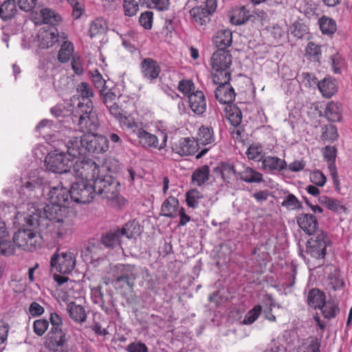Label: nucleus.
<instances>
[{
  "label": "nucleus",
  "mask_w": 352,
  "mask_h": 352,
  "mask_svg": "<svg viewBox=\"0 0 352 352\" xmlns=\"http://www.w3.org/2000/svg\"><path fill=\"white\" fill-rule=\"evenodd\" d=\"M13 244L25 251L32 252L41 247L43 239L39 233L32 229H19L14 233Z\"/></svg>",
  "instance_id": "nucleus-5"
},
{
  "label": "nucleus",
  "mask_w": 352,
  "mask_h": 352,
  "mask_svg": "<svg viewBox=\"0 0 352 352\" xmlns=\"http://www.w3.org/2000/svg\"><path fill=\"white\" fill-rule=\"evenodd\" d=\"M76 92L78 94V98H81V101H79L77 109L80 105H88L89 102L93 104L91 100V98L94 96V91L91 87L85 82H80L76 87Z\"/></svg>",
  "instance_id": "nucleus-21"
},
{
  "label": "nucleus",
  "mask_w": 352,
  "mask_h": 352,
  "mask_svg": "<svg viewBox=\"0 0 352 352\" xmlns=\"http://www.w3.org/2000/svg\"><path fill=\"white\" fill-rule=\"evenodd\" d=\"M84 142L85 154L88 153H102L109 148V140L103 135L97 134H85L82 135Z\"/></svg>",
  "instance_id": "nucleus-13"
},
{
  "label": "nucleus",
  "mask_w": 352,
  "mask_h": 352,
  "mask_svg": "<svg viewBox=\"0 0 352 352\" xmlns=\"http://www.w3.org/2000/svg\"><path fill=\"white\" fill-rule=\"evenodd\" d=\"M320 47L314 42H309L305 50L306 57L311 61H319Z\"/></svg>",
  "instance_id": "nucleus-47"
},
{
  "label": "nucleus",
  "mask_w": 352,
  "mask_h": 352,
  "mask_svg": "<svg viewBox=\"0 0 352 352\" xmlns=\"http://www.w3.org/2000/svg\"><path fill=\"white\" fill-rule=\"evenodd\" d=\"M67 214L58 215V217L54 219H48L50 221H54V226L57 228V236L62 238L72 230L73 222L66 217Z\"/></svg>",
  "instance_id": "nucleus-23"
},
{
  "label": "nucleus",
  "mask_w": 352,
  "mask_h": 352,
  "mask_svg": "<svg viewBox=\"0 0 352 352\" xmlns=\"http://www.w3.org/2000/svg\"><path fill=\"white\" fill-rule=\"evenodd\" d=\"M210 178V168L204 165L196 168L192 174L191 182L194 185L201 186Z\"/></svg>",
  "instance_id": "nucleus-26"
},
{
  "label": "nucleus",
  "mask_w": 352,
  "mask_h": 352,
  "mask_svg": "<svg viewBox=\"0 0 352 352\" xmlns=\"http://www.w3.org/2000/svg\"><path fill=\"white\" fill-rule=\"evenodd\" d=\"M188 103L191 110L197 115H201L206 111V102L204 93L201 91H196L188 96Z\"/></svg>",
  "instance_id": "nucleus-20"
},
{
  "label": "nucleus",
  "mask_w": 352,
  "mask_h": 352,
  "mask_svg": "<svg viewBox=\"0 0 352 352\" xmlns=\"http://www.w3.org/2000/svg\"><path fill=\"white\" fill-rule=\"evenodd\" d=\"M252 16L250 10L245 6H242L234 10L230 17V22L234 25H240L245 23Z\"/></svg>",
  "instance_id": "nucleus-34"
},
{
  "label": "nucleus",
  "mask_w": 352,
  "mask_h": 352,
  "mask_svg": "<svg viewBox=\"0 0 352 352\" xmlns=\"http://www.w3.org/2000/svg\"><path fill=\"white\" fill-rule=\"evenodd\" d=\"M59 37L65 39L67 35L65 33L59 35L58 30L55 27H51L48 29L42 28L38 36L39 47L42 49L52 47L58 41Z\"/></svg>",
  "instance_id": "nucleus-16"
},
{
  "label": "nucleus",
  "mask_w": 352,
  "mask_h": 352,
  "mask_svg": "<svg viewBox=\"0 0 352 352\" xmlns=\"http://www.w3.org/2000/svg\"><path fill=\"white\" fill-rule=\"evenodd\" d=\"M121 236H125L128 239L133 238L139 234V227L134 221H129L124 224L121 230L119 229Z\"/></svg>",
  "instance_id": "nucleus-49"
},
{
  "label": "nucleus",
  "mask_w": 352,
  "mask_h": 352,
  "mask_svg": "<svg viewBox=\"0 0 352 352\" xmlns=\"http://www.w3.org/2000/svg\"><path fill=\"white\" fill-rule=\"evenodd\" d=\"M190 14L195 21L201 25L209 21L210 16H211L210 12L207 11L203 6L192 8L190 10Z\"/></svg>",
  "instance_id": "nucleus-35"
},
{
  "label": "nucleus",
  "mask_w": 352,
  "mask_h": 352,
  "mask_svg": "<svg viewBox=\"0 0 352 352\" xmlns=\"http://www.w3.org/2000/svg\"><path fill=\"white\" fill-rule=\"evenodd\" d=\"M9 233L4 222L0 221V254L4 256L12 255L16 247L10 241Z\"/></svg>",
  "instance_id": "nucleus-19"
},
{
  "label": "nucleus",
  "mask_w": 352,
  "mask_h": 352,
  "mask_svg": "<svg viewBox=\"0 0 352 352\" xmlns=\"http://www.w3.org/2000/svg\"><path fill=\"white\" fill-rule=\"evenodd\" d=\"M84 142H82V136L80 138L73 137L67 142V152L73 157L85 154Z\"/></svg>",
  "instance_id": "nucleus-25"
},
{
  "label": "nucleus",
  "mask_w": 352,
  "mask_h": 352,
  "mask_svg": "<svg viewBox=\"0 0 352 352\" xmlns=\"http://www.w3.org/2000/svg\"><path fill=\"white\" fill-rule=\"evenodd\" d=\"M49 327V322L46 319L36 320L33 324L34 332L38 336H42Z\"/></svg>",
  "instance_id": "nucleus-57"
},
{
  "label": "nucleus",
  "mask_w": 352,
  "mask_h": 352,
  "mask_svg": "<svg viewBox=\"0 0 352 352\" xmlns=\"http://www.w3.org/2000/svg\"><path fill=\"white\" fill-rule=\"evenodd\" d=\"M120 126L131 134H135L137 137L140 135L143 128L132 118L125 116L120 122Z\"/></svg>",
  "instance_id": "nucleus-38"
},
{
  "label": "nucleus",
  "mask_w": 352,
  "mask_h": 352,
  "mask_svg": "<svg viewBox=\"0 0 352 352\" xmlns=\"http://www.w3.org/2000/svg\"><path fill=\"white\" fill-rule=\"evenodd\" d=\"M80 105L77 112L80 113L78 126L80 131L85 134L94 133L100 126L98 118L94 111L93 104Z\"/></svg>",
  "instance_id": "nucleus-4"
},
{
  "label": "nucleus",
  "mask_w": 352,
  "mask_h": 352,
  "mask_svg": "<svg viewBox=\"0 0 352 352\" xmlns=\"http://www.w3.org/2000/svg\"><path fill=\"white\" fill-rule=\"evenodd\" d=\"M262 164L263 168L269 170L280 171L285 169L287 164L285 160H281L277 157L267 156L263 159Z\"/></svg>",
  "instance_id": "nucleus-31"
},
{
  "label": "nucleus",
  "mask_w": 352,
  "mask_h": 352,
  "mask_svg": "<svg viewBox=\"0 0 352 352\" xmlns=\"http://www.w3.org/2000/svg\"><path fill=\"white\" fill-rule=\"evenodd\" d=\"M199 192L197 190H190L186 193V204L189 207L195 208L199 205Z\"/></svg>",
  "instance_id": "nucleus-59"
},
{
  "label": "nucleus",
  "mask_w": 352,
  "mask_h": 352,
  "mask_svg": "<svg viewBox=\"0 0 352 352\" xmlns=\"http://www.w3.org/2000/svg\"><path fill=\"white\" fill-rule=\"evenodd\" d=\"M331 59L333 72L335 74H340L345 65L344 59L338 54L331 56Z\"/></svg>",
  "instance_id": "nucleus-58"
},
{
  "label": "nucleus",
  "mask_w": 352,
  "mask_h": 352,
  "mask_svg": "<svg viewBox=\"0 0 352 352\" xmlns=\"http://www.w3.org/2000/svg\"><path fill=\"white\" fill-rule=\"evenodd\" d=\"M317 85L322 96L326 98L331 97L337 91L336 82L331 78H324L322 80L317 82Z\"/></svg>",
  "instance_id": "nucleus-32"
},
{
  "label": "nucleus",
  "mask_w": 352,
  "mask_h": 352,
  "mask_svg": "<svg viewBox=\"0 0 352 352\" xmlns=\"http://www.w3.org/2000/svg\"><path fill=\"white\" fill-rule=\"evenodd\" d=\"M73 170L75 176L80 179V181L94 183L96 178L106 170H109V168L104 165L100 166L91 159H86L76 161L74 164Z\"/></svg>",
  "instance_id": "nucleus-3"
},
{
  "label": "nucleus",
  "mask_w": 352,
  "mask_h": 352,
  "mask_svg": "<svg viewBox=\"0 0 352 352\" xmlns=\"http://www.w3.org/2000/svg\"><path fill=\"white\" fill-rule=\"evenodd\" d=\"M100 95L107 107L117 102L118 97L112 89H102L100 90Z\"/></svg>",
  "instance_id": "nucleus-54"
},
{
  "label": "nucleus",
  "mask_w": 352,
  "mask_h": 352,
  "mask_svg": "<svg viewBox=\"0 0 352 352\" xmlns=\"http://www.w3.org/2000/svg\"><path fill=\"white\" fill-rule=\"evenodd\" d=\"M325 294L318 289L314 288L309 292L307 303L314 309H320L325 302Z\"/></svg>",
  "instance_id": "nucleus-30"
},
{
  "label": "nucleus",
  "mask_w": 352,
  "mask_h": 352,
  "mask_svg": "<svg viewBox=\"0 0 352 352\" xmlns=\"http://www.w3.org/2000/svg\"><path fill=\"white\" fill-rule=\"evenodd\" d=\"M47 168L56 173H67L72 166L71 160L65 153H52L45 157Z\"/></svg>",
  "instance_id": "nucleus-12"
},
{
  "label": "nucleus",
  "mask_w": 352,
  "mask_h": 352,
  "mask_svg": "<svg viewBox=\"0 0 352 352\" xmlns=\"http://www.w3.org/2000/svg\"><path fill=\"white\" fill-rule=\"evenodd\" d=\"M140 67L143 76L150 80L157 79L161 72V67L158 63L151 58H144L141 62Z\"/></svg>",
  "instance_id": "nucleus-18"
},
{
  "label": "nucleus",
  "mask_w": 352,
  "mask_h": 352,
  "mask_svg": "<svg viewBox=\"0 0 352 352\" xmlns=\"http://www.w3.org/2000/svg\"><path fill=\"white\" fill-rule=\"evenodd\" d=\"M262 311V307L259 305L254 306L250 309L245 316L243 324H252L260 316Z\"/></svg>",
  "instance_id": "nucleus-53"
},
{
  "label": "nucleus",
  "mask_w": 352,
  "mask_h": 352,
  "mask_svg": "<svg viewBox=\"0 0 352 352\" xmlns=\"http://www.w3.org/2000/svg\"><path fill=\"white\" fill-rule=\"evenodd\" d=\"M214 140L213 131L211 128L202 126L199 129L197 140H195L198 145L199 144L204 145L210 144L214 142Z\"/></svg>",
  "instance_id": "nucleus-41"
},
{
  "label": "nucleus",
  "mask_w": 352,
  "mask_h": 352,
  "mask_svg": "<svg viewBox=\"0 0 352 352\" xmlns=\"http://www.w3.org/2000/svg\"><path fill=\"white\" fill-rule=\"evenodd\" d=\"M221 178L228 184L235 180L236 171L232 164L221 163Z\"/></svg>",
  "instance_id": "nucleus-43"
},
{
  "label": "nucleus",
  "mask_w": 352,
  "mask_h": 352,
  "mask_svg": "<svg viewBox=\"0 0 352 352\" xmlns=\"http://www.w3.org/2000/svg\"><path fill=\"white\" fill-rule=\"evenodd\" d=\"M50 265L60 274H69L76 266V257L70 251H57L52 256Z\"/></svg>",
  "instance_id": "nucleus-11"
},
{
  "label": "nucleus",
  "mask_w": 352,
  "mask_h": 352,
  "mask_svg": "<svg viewBox=\"0 0 352 352\" xmlns=\"http://www.w3.org/2000/svg\"><path fill=\"white\" fill-rule=\"evenodd\" d=\"M67 311L69 317L76 323L81 324L87 320L85 308L74 302H69L67 305Z\"/></svg>",
  "instance_id": "nucleus-24"
},
{
  "label": "nucleus",
  "mask_w": 352,
  "mask_h": 352,
  "mask_svg": "<svg viewBox=\"0 0 352 352\" xmlns=\"http://www.w3.org/2000/svg\"><path fill=\"white\" fill-rule=\"evenodd\" d=\"M310 180L314 185L322 187L325 184L327 178L320 170H316L310 174Z\"/></svg>",
  "instance_id": "nucleus-61"
},
{
  "label": "nucleus",
  "mask_w": 352,
  "mask_h": 352,
  "mask_svg": "<svg viewBox=\"0 0 352 352\" xmlns=\"http://www.w3.org/2000/svg\"><path fill=\"white\" fill-rule=\"evenodd\" d=\"M338 137L337 128L332 124L325 125L322 128L321 139L326 141H334Z\"/></svg>",
  "instance_id": "nucleus-48"
},
{
  "label": "nucleus",
  "mask_w": 352,
  "mask_h": 352,
  "mask_svg": "<svg viewBox=\"0 0 352 352\" xmlns=\"http://www.w3.org/2000/svg\"><path fill=\"white\" fill-rule=\"evenodd\" d=\"M121 237L119 229L115 231H110L103 234L101 237L100 242L107 248H114L120 243Z\"/></svg>",
  "instance_id": "nucleus-39"
},
{
  "label": "nucleus",
  "mask_w": 352,
  "mask_h": 352,
  "mask_svg": "<svg viewBox=\"0 0 352 352\" xmlns=\"http://www.w3.org/2000/svg\"><path fill=\"white\" fill-rule=\"evenodd\" d=\"M330 243L331 241L327 233L324 231H318L307 241V252L314 258L323 259L327 254V247Z\"/></svg>",
  "instance_id": "nucleus-7"
},
{
  "label": "nucleus",
  "mask_w": 352,
  "mask_h": 352,
  "mask_svg": "<svg viewBox=\"0 0 352 352\" xmlns=\"http://www.w3.org/2000/svg\"><path fill=\"white\" fill-rule=\"evenodd\" d=\"M342 111L340 104L331 101L327 104L324 116L331 122H340L342 119Z\"/></svg>",
  "instance_id": "nucleus-27"
},
{
  "label": "nucleus",
  "mask_w": 352,
  "mask_h": 352,
  "mask_svg": "<svg viewBox=\"0 0 352 352\" xmlns=\"http://www.w3.org/2000/svg\"><path fill=\"white\" fill-rule=\"evenodd\" d=\"M17 8L14 0H6L0 6V18L8 21L14 17Z\"/></svg>",
  "instance_id": "nucleus-29"
},
{
  "label": "nucleus",
  "mask_w": 352,
  "mask_h": 352,
  "mask_svg": "<svg viewBox=\"0 0 352 352\" xmlns=\"http://www.w3.org/2000/svg\"><path fill=\"white\" fill-rule=\"evenodd\" d=\"M322 155L328 163V169L333 182L337 190H340V180L337 168L336 166V159L337 157V148L334 146H326L322 151Z\"/></svg>",
  "instance_id": "nucleus-15"
},
{
  "label": "nucleus",
  "mask_w": 352,
  "mask_h": 352,
  "mask_svg": "<svg viewBox=\"0 0 352 352\" xmlns=\"http://www.w3.org/2000/svg\"><path fill=\"white\" fill-rule=\"evenodd\" d=\"M221 91H223V98H221V103L233 104L232 102L234 100L236 96L234 88L230 85H228L226 87L221 88Z\"/></svg>",
  "instance_id": "nucleus-56"
},
{
  "label": "nucleus",
  "mask_w": 352,
  "mask_h": 352,
  "mask_svg": "<svg viewBox=\"0 0 352 352\" xmlns=\"http://www.w3.org/2000/svg\"><path fill=\"white\" fill-rule=\"evenodd\" d=\"M126 350L128 352H148V347L144 343L139 341L129 344Z\"/></svg>",
  "instance_id": "nucleus-64"
},
{
  "label": "nucleus",
  "mask_w": 352,
  "mask_h": 352,
  "mask_svg": "<svg viewBox=\"0 0 352 352\" xmlns=\"http://www.w3.org/2000/svg\"><path fill=\"white\" fill-rule=\"evenodd\" d=\"M123 12L126 16H133L139 11V3L135 0H123Z\"/></svg>",
  "instance_id": "nucleus-46"
},
{
  "label": "nucleus",
  "mask_w": 352,
  "mask_h": 352,
  "mask_svg": "<svg viewBox=\"0 0 352 352\" xmlns=\"http://www.w3.org/2000/svg\"><path fill=\"white\" fill-rule=\"evenodd\" d=\"M106 170L102 173L94 182L95 192L102 198L106 199L109 205L113 207H120L124 205L126 200L120 194V184Z\"/></svg>",
  "instance_id": "nucleus-2"
},
{
  "label": "nucleus",
  "mask_w": 352,
  "mask_h": 352,
  "mask_svg": "<svg viewBox=\"0 0 352 352\" xmlns=\"http://www.w3.org/2000/svg\"><path fill=\"white\" fill-rule=\"evenodd\" d=\"M172 152L181 157L194 155L198 151V143L190 138H181L171 144Z\"/></svg>",
  "instance_id": "nucleus-14"
},
{
  "label": "nucleus",
  "mask_w": 352,
  "mask_h": 352,
  "mask_svg": "<svg viewBox=\"0 0 352 352\" xmlns=\"http://www.w3.org/2000/svg\"><path fill=\"white\" fill-rule=\"evenodd\" d=\"M195 85L191 80L182 79L181 80L177 86V89L183 94L185 96L191 95L192 93H195Z\"/></svg>",
  "instance_id": "nucleus-50"
},
{
  "label": "nucleus",
  "mask_w": 352,
  "mask_h": 352,
  "mask_svg": "<svg viewBox=\"0 0 352 352\" xmlns=\"http://www.w3.org/2000/svg\"><path fill=\"white\" fill-rule=\"evenodd\" d=\"M71 200L79 204H87L92 201L96 194L94 183L87 181L74 182L70 188Z\"/></svg>",
  "instance_id": "nucleus-9"
},
{
  "label": "nucleus",
  "mask_w": 352,
  "mask_h": 352,
  "mask_svg": "<svg viewBox=\"0 0 352 352\" xmlns=\"http://www.w3.org/2000/svg\"><path fill=\"white\" fill-rule=\"evenodd\" d=\"M138 138L140 144L144 148L161 151L166 146L168 133L166 131L159 130L155 135L143 129Z\"/></svg>",
  "instance_id": "nucleus-10"
},
{
  "label": "nucleus",
  "mask_w": 352,
  "mask_h": 352,
  "mask_svg": "<svg viewBox=\"0 0 352 352\" xmlns=\"http://www.w3.org/2000/svg\"><path fill=\"white\" fill-rule=\"evenodd\" d=\"M298 226L307 234L314 235L318 231V222L312 214L302 213L296 218Z\"/></svg>",
  "instance_id": "nucleus-17"
},
{
  "label": "nucleus",
  "mask_w": 352,
  "mask_h": 352,
  "mask_svg": "<svg viewBox=\"0 0 352 352\" xmlns=\"http://www.w3.org/2000/svg\"><path fill=\"white\" fill-rule=\"evenodd\" d=\"M104 30L103 21L101 19H97L94 20L91 24L89 28V34L91 37L102 33Z\"/></svg>",
  "instance_id": "nucleus-63"
},
{
  "label": "nucleus",
  "mask_w": 352,
  "mask_h": 352,
  "mask_svg": "<svg viewBox=\"0 0 352 352\" xmlns=\"http://www.w3.org/2000/svg\"><path fill=\"white\" fill-rule=\"evenodd\" d=\"M239 175L241 180L247 183H260L263 181L262 174L250 167H247L244 170L239 172Z\"/></svg>",
  "instance_id": "nucleus-37"
},
{
  "label": "nucleus",
  "mask_w": 352,
  "mask_h": 352,
  "mask_svg": "<svg viewBox=\"0 0 352 352\" xmlns=\"http://www.w3.org/2000/svg\"><path fill=\"white\" fill-rule=\"evenodd\" d=\"M325 318H333L339 313V307L334 300L325 301L324 304L320 308Z\"/></svg>",
  "instance_id": "nucleus-42"
},
{
  "label": "nucleus",
  "mask_w": 352,
  "mask_h": 352,
  "mask_svg": "<svg viewBox=\"0 0 352 352\" xmlns=\"http://www.w3.org/2000/svg\"><path fill=\"white\" fill-rule=\"evenodd\" d=\"M41 16L44 23L50 24L54 27L61 21V16L54 10L50 8H43L40 12Z\"/></svg>",
  "instance_id": "nucleus-40"
},
{
  "label": "nucleus",
  "mask_w": 352,
  "mask_h": 352,
  "mask_svg": "<svg viewBox=\"0 0 352 352\" xmlns=\"http://www.w3.org/2000/svg\"><path fill=\"white\" fill-rule=\"evenodd\" d=\"M178 206L179 201L177 199L170 196L164 201L162 206V212L166 217H174L177 214Z\"/></svg>",
  "instance_id": "nucleus-33"
},
{
  "label": "nucleus",
  "mask_w": 352,
  "mask_h": 352,
  "mask_svg": "<svg viewBox=\"0 0 352 352\" xmlns=\"http://www.w3.org/2000/svg\"><path fill=\"white\" fill-rule=\"evenodd\" d=\"M66 343L65 333L64 332H49L47 340V348L53 351L61 349Z\"/></svg>",
  "instance_id": "nucleus-22"
},
{
  "label": "nucleus",
  "mask_w": 352,
  "mask_h": 352,
  "mask_svg": "<svg viewBox=\"0 0 352 352\" xmlns=\"http://www.w3.org/2000/svg\"><path fill=\"white\" fill-rule=\"evenodd\" d=\"M212 44L214 51L209 60V72L212 84L216 85L214 96L219 100V91H220V37L217 35L212 38Z\"/></svg>",
  "instance_id": "nucleus-8"
},
{
  "label": "nucleus",
  "mask_w": 352,
  "mask_h": 352,
  "mask_svg": "<svg viewBox=\"0 0 352 352\" xmlns=\"http://www.w3.org/2000/svg\"><path fill=\"white\" fill-rule=\"evenodd\" d=\"M329 285L333 290L339 289L344 285L343 279L340 277V272L338 270H334L328 276Z\"/></svg>",
  "instance_id": "nucleus-51"
},
{
  "label": "nucleus",
  "mask_w": 352,
  "mask_h": 352,
  "mask_svg": "<svg viewBox=\"0 0 352 352\" xmlns=\"http://www.w3.org/2000/svg\"><path fill=\"white\" fill-rule=\"evenodd\" d=\"M153 13L151 11H145L141 13L139 17L140 24L146 30H151L153 25Z\"/></svg>",
  "instance_id": "nucleus-55"
},
{
  "label": "nucleus",
  "mask_w": 352,
  "mask_h": 352,
  "mask_svg": "<svg viewBox=\"0 0 352 352\" xmlns=\"http://www.w3.org/2000/svg\"><path fill=\"white\" fill-rule=\"evenodd\" d=\"M281 205L289 210L300 209L302 207L301 203L293 194L286 196Z\"/></svg>",
  "instance_id": "nucleus-52"
},
{
  "label": "nucleus",
  "mask_w": 352,
  "mask_h": 352,
  "mask_svg": "<svg viewBox=\"0 0 352 352\" xmlns=\"http://www.w3.org/2000/svg\"><path fill=\"white\" fill-rule=\"evenodd\" d=\"M119 274L115 280V287L123 294V289L133 290L138 273L135 265H119L117 267Z\"/></svg>",
  "instance_id": "nucleus-6"
},
{
  "label": "nucleus",
  "mask_w": 352,
  "mask_h": 352,
  "mask_svg": "<svg viewBox=\"0 0 352 352\" xmlns=\"http://www.w3.org/2000/svg\"><path fill=\"white\" fill-rule=\"evenodd\" d=\"M74 47L72 42L64 41L60 48L58 54V60L61 63H67L73 56Z\"/></svg>",
  "instance_id": "nucleus-36"
},
{
  "label": "nucleus",
  "mask_w": 352,
  "mask_h": 352,
  "mask_svg": "<svg viewBox=\"0 0 352 352\" xmlns=\"http://www.w3.org/2000/svg\"><path fill=\"white\" fill-rule=\"evenodd\" d=\"M262 147L259 145H251L246 151L250 160H260L262 158Z\"/></svg>",
  "instance_id": "nucleus-60"
},
{
  "label": "nucleus",
  "mask_w": 352,
  "mask_h": 352,
  "mask_svg": "<svg viewBox=\"0 0 352 352\" xmlns=\"http://www.w3.org/2000/svg\"><path fill=\"white\" fill-rule=\"evenodd\" d=\"M63 179V178H62ZM64 186L63 181L61 180L58 185L51 188L48 193L49 204L44 208V214L47 219H54L58 217V215L68 214L72 210L67 207L71 199V192L68 187Z\"/></svg>",
  "instance_id": "nucleus-1"
},
{
  "label": "nucleus",
  "mask_w": 352,
  "mask_h": 352,
  "mask_svg": "<svg viewBox=\"0 0 352 352\" xmlns=\"http://www.w3.org/2000/svg\"><path fill=\"white\" fill-rule=\"evenodd\" d=\"M320 204L324 205L329 210L338 212L339 210H345L344 206L340 204L337 199H334L327 196H321L318 198Z\"/></svg>",
  "instance_id": "nucleus-45"
},
{
  "label": "nucleus",
  "mask_w": 352,
  "mask_h": 352,
  "mask_svg": "<svg viewBox=\"0 0 352 352\" xmlns=\"http://www.w3.org/2000/svg\"><path fill=\"white\" fill-rule=\"evenodd\" d=\"M225 117L234 126H238L242 120V113L235 104H227L224 109Z\"/></svg>",
  "instance_id": "nucleus-28"
},
{
  "label": "nucleus",
  "mask_w": 352,
  "mask_h": 352,
  "mask_svg": "<svg viewBox=\"0 0 352 352\" xmlns=\"http://www.w3.org/2000/svg\"><path fill=\"white\" fill-rule=\"evenodd\" d=\"M109 113L119 122L126 116V112L124 111L117 102L107 107Z\"/></svg>",
  "instance_id": "nucleus-62"
},
{
  "label": "nucleus",
  "mask_w": 352,
  "mask_h": 352,
  "mask_svg": "<svg viewBox=\"0 0 352 352\" xmlns=\"http://www.w3.org/2000/svg\"><path fill=\"white\" fill-rule=\"evenodd\" d=\"M320 28L323 34H332L336 30V24L333 19L322 16L320 21Z\"/></svg>",
  "instance_id": "nucleus-44"
}]
</instances>
